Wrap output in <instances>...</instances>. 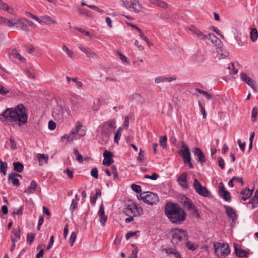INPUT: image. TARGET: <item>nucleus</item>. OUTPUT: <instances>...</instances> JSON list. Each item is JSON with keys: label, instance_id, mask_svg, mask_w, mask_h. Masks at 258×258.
Instances as JSON below:
<instances>
[{"label": "nucleus", "instance_id": "nucleus-57", "mask_svg": "<svg viewBox=\"0 0 258 258\" xmlns=\"http://www.w3.org/2000/svg\"><path fill=\"white\" fill-rule=\"evenodd\" d=\"M13 233L15 237V239H19L20 238V229L19 228L18 230L14 229L13 230Z\"/></svg>", "mask_w": 258, "mask_h": 258}, {"label": "nucleus", "instance_id": "nucleus-53", "mask_svg": "<svg viewBox=\"0 0 258 258\" xmlns=\"http://www.w3.org/2000/svg\"><path fill=\"white\" fill-rule=\"evenodd\" d=\"M74 28L76 30L79 31V32H80L81 33H82V34H83L85 35H86V36H87L88 37H92V35H91V34L89 32L86 31L84 30V29H83L82 28H78V27H75Z\"/></svg>", "mask_w": 258, "mask_h": 258}, {"label": "nucleus", "instance_id": "nucleus-54", "mask_svg": "<svg viewBox=\"0 0 258 258\" xmlns=\"http://www.w3.org/2000/svg\"><path fill=\"white\" fill-rule=\"evenodd\" d=\"M132 188L137 193H140L142 191L141 186L136 184H132Z\"/></svg>", "mask_w": 258, "mask_h": 258}, {"label": "nucleus", "instance_id": "nucleus-37", "mask_svg": "<svg viewBox=\"0 0 258 258\" xmlns=\"http://www.w3.org/2000/svg\"><path fill=\"white\" fill-rule=\"evenodd\" d=\"M250 39L252 42H255L258 37V32L256 28H253L250 32Z\"/></svg>", "mask_w": 258, "mask_h": 258}, {"label": "nucleus", "instance_id": "nucleus-36", "mask_svg": "<svg viewBox=\"0 0 258 258\" xmlns=\"http://www.w3.org/2000/svg\"><path fill=\"white\" fill-rule=\"evenodd\" d=\"M62 49L72 59H74L76 57V54L72 50H70L66 45H63Z\"/></svg>", "mask_w": 258, "mask_h": 258}, {"label": "nucleus", "instance_id": "nucleus-25", "mask_svg": "<svg viewBox=\"0 0 258 258\" xmlns=\"http://www.w3.org/2000/svg\"><path fill=\"white\" fill-rule=\"evenodd\" d=\"M187 180V174L185 173H183L180 175V176L178 178L177 181L179 184L183 187L187 188H188V185L186 183Z\"/></svg>", "mask_w": 258, "mask_h": 258}, {"label": "nucleus", "instance_id": "nucleus-35", "mask_svg": "<svg viewBox=\"0 0 258 258\" xmlns=\"http://www.w3.org/2000/svg\"><path fill=\"white\" fill-rule=\"evenodd\" d=\"M37 156L40 164L41 165L42 162L47 163L48 160L47 156L44 154H38Z\"/></svg>", "mask_w": 258, "mask_h": 258}, {"label": "nucleus", "instance_id": "nucleus-43", "mask_svg": "<svg viewBox=\"0 0 258 258\" xmlns=\"http://www.w3.org/2000/svg\"><path fill=\"white\" fill-rule=\"evenodd\" d=\"M26 15H27L28 17H30L31 19L35 20V21H37L40 24H43V23H44V22H43L41 19H40V18L37 17V16H35L34 15H33V14H32L30 12H27Z\"/></svg>", "mask_w": 258, "mask_h": 258}, {"label": "nucleus", "instance_id": "nucleus-10", "mask_svg": "<svg viewBox=\"0 0 258 258\" xmlns=\"http://www.w3.org/2000/svg\"><path fill=\"white\" fill-rule=\"evenodd\" d=\"M116 127L115 119H109L103 123L102 132L105 136L108 137L113 132Z\"/></svg>", "mask_w": 258, "mask_h": 258}, {"label": "nucleus", "instance_id": "nucleus-13", "mask_svg": "<svg viewBox=\"0 0 258 258\" xmlns=\"http://www.w3.org/2000/svg\"><path fill=\"white\" fill-rule=\"evenodd\" d=\"M70 101L71 102L72 109L76 112L78 110V107L82 106L83 100L79 96L74 94L72 96Z\"/></svg>", "mask_w": 258, "mask_h": 258}, {"label": "nucleus", "instance_id": "nucleus-4", "mask_svg": "<svg viewBox=\"0 0 258 258\" xmlns=\"http://www.w3.org/2000/svg\"><path fill=\"white\" fill-rule=\"evenodd\" d=\"M123 212L126 216H139L143 214V210L141 206L132 202H129L124 209Z\"/></svg>", "mask_w": 258, "mask_h": 258}, {"label": "nucleus", "instance_id": "nucleus-38", "mask_svg": "<svg viewBox=\"0 0 258 258\" xmlns=\"http://www.w3.org/2000/svg\"><path fill=\"white\" fill-rule=\"evenodd\" d=\"M9 141L10 143V147H8L6 146V148L7 149H10L13 150L16 149H17V144L16 143L14 138L13 136H11L10 137Z\"/></svg>", "mask_w": 258, "mask_h": 258}, {"label": "nucleus", "instance_id": "nucleus-30", "mask_svg": "<svg viewBox=\"0 0 258 258\" xmlns=\"http://www.w3.org/2000/svg\"><path fill=\"white\" fill-rule=\"evenodd\" d=\"M36 187V182L34 180H33L31 181L28 188L24 191V192L27 194L33 193L35 191Z\"/></svg>", "mask_w": 258, "mask_h": 258}, {"label": "nucleus", "instance_id": "nucleus-40", "mask_svg": "<svg viewBox=\"0 0 258 258\" xmlns=\"http://www.w3.org/2000/svg\"><path fill=\"white\" fill-rule=\"evenodd\" d=\"M61 113L62 114L63 118L64 117H67L68 116L70 115V110L69 108L64 105L60 107Z\"/></svg>", "mask_w": 258, "mask_h": 258}, {"label": "nucleus", "instance_id": "nucleus-45", "mask_svg": "<svg viewBox=\"0 0 258 258\" xmlns=\"http://www.w3.org/2000/svg\"><path fill=\"white\" fill-rule=\"evenodd\" d=\"M221 197L223 198L225 201L229 202L231 199V196L230 192L228 191H225L219 195Z\"/></svg>", "mask_w": 258, "mask_h": 258}, {"label": "nucleus", "instance_id": "nucleus-6", "mask_svg": "<svg viewBox=\"0 0 258 258\" xmlns=\"http://www.w3.org/2000/svg\"><path fill=\"white\" fill-rule=\"evenodd\" d=\"M139 200H143L145 203L150 205H156L159 202V197L157 195L151 192H143L138 196Z\"/></svg>", "mask_w": 258, "mask_h": 258}, {"label": "nucleus", "instance_id": "nucleus-26", "mask_svg": "<svg viewBox=\"0 0 258 258\" xmlns=\"http://www.w3.org/2000/svg\"><path fill=\"white\" fill-rule=\"evenodd\" d=\"M229 52L225 49L219 48L217 49L216 57L219 59H223L228 56Z\"/></svg>", "mask_w": 258, "mask_h": 258}, {"label": "nucleus", "instance_id": "nucleus-61", "mask_svg": "<svg viewBox=\"0 0 258 258\" xmlns=\"http://www.w3.org/2000/svg\"><path fill=\"white\" fill-rule=\"evenodd\" d=\"M87 7L91 9H93L95 11H97L100 13H103L104 12V11L101 9H99L97 7L94 6V5H89L87 6Z\"/></svg>", "mask_w": 258, "mask_h": 258}, {"label": "nucleus", "instance_id": "nucleus-11", "mask_svg": "<svg viewBox=\"0 0 258 258\" xmlns=\"http://www.w3.org/2000/svg\"><path fill=\"white\" fill-rule=\"evenodd\" d=\"M182 149L180 150L182 155V158L185 164H188L190 168H193V165L191 163V155L189 148L183 142H182Z\"/></svg>", "mask_w": 258, "mask_h": 258}, {"label": "nucleus", "instance_id": "nucleus-60", "mask_svg": "<svg viewBox=\"0 0 258 258\" xmlns=\"http://www.w3.org/2000/svg\"><path fill=\"white\" fill-rule=\"evenodd\" d=\"M258 114V109L256 107H254L252 110L251 117L253 119H255L257 115Z\"/></svg>", "mask_w": 258, "mask_h": 258}, {"label": "nucleus", "instance_id": "nucleus-14", "mask_svg": "<svg viewBox=\"0 0 258 258\" xmlns=\"http://www.w3.org/2000/svg\"><path fill=\"white\" fill-rule=\"evenodd\" d=\"M123 3L126 8H132L135 12H139L142 8L137 0H125Z\"/></svg>", "mask_w": 258, "mask_h": 258}, {"label": "nucleus", "instance_id": "nucleus-51", "mask_svg": "<svg viewBox=\"0 0 258 258\" xmlns=\"http://www.w3.org/2000/svg\"><path fill=\"white\" fill-rule=\"evenodd\" d=\"M218 191L219 195H220L222 194V193L226 191L227 190L225 189V186L222 182H221L218 185Z\"/></svg>", "mask_w": 258, "mask_h": 258}, {"label": "nucleus", "instance_id": "nucleus-63", "mask_svg": "<svg viewBox=\"0 0 258 258\" xmlns=\"http://www.w3.org/2000/svg\"><path fill=\"white\" fill-rule=\"evenodd\" d=\"M139 231H136V232H132V231H130V232H128L126 235H125V238H126V239L128 240V239H130L131 237L136 235V233L137 232H138Z\"/></svg>", "mask_w": 258, "mask_h": 258}, {"label": "nucleus", "instance_id": "nucleus-42", "mask_svg": "<svg viewBox=\"0 0 258 258\" xmlns=\"http://www.w3.org/2000/svg\"><path fill=\"white\" fill-rule=\"evenodd\" d=\"M7 165V162H3L0 159V172L3 173L4 175L6 174Z\"/></svg>", "mask_w": 258, "mask_h": 258}, {"label": "nucleus", "instance_id": "nucleus-49", "mask_svg": "<svg viewBox=\"0 0 258 258\" xmlns=\"http://www.w3.org/2000/svg\"><path fill=\"white\" fill-rule=\"evenodd\" d=\"M77 238V234L75 232H73L71 234L70 239V243L71 246L73 245L74 243L76 241Z\"/></svg>", "mask_w": 258, "mask_h": 258}, {"label": "nucleus", "instance_id": "nucleus-16", "mask_svg": "<svg viewBox=\"0 0 258 258\" xmlns=\"http://www.w3.org/2000/svg\"><path fill=\"white\" fill-rule=\"evenodd\" d=\"M225 212L229 218L232 220V223H231V226L233 227L235 223L236 220L237 218V216L236 212L234 210L228 206H225Z\"/></svg>", "mask_w": 258, "mask_h": 258}, {"label": "nucleus", "instance_id": "nucleus-29", "mask_svg": "<svg viewBox=\"0 0 258 258\" xmlns=\"http://www.w3.org/2000/svg\"><path fill=\"white\" fill-rule=\"evenodd\" d=\"M52 116L58 120H61L63 119L62 114L60 108H55L52 111Z\"/></svg>", "mask_w": 258, "mask_h": 258}, {"label": "nucleus", "instance_id": "nucleus-2", "mask_svg": "<svg viewBox=\"0 0 258 258\" xmlns=\"http://www.w3.org/2000/svg\"><path fill=\"white\" fill-rule=\"evenodd\" d=\"M164 212L170 221L175 224H181L185 220L186 213L177 204L169 202L165 207Z\"/></svg>", "mask_w": 258, "mask_h": 258}, {"label": "nucleus", "instance_id": "nucleus-33", "mask_svg": "<svg viewBox=\"0 0 258 258\" xmlns=\"http://www.w3.org/2000/svg\"><path fill=\"white\" fill-rule=\"evenodd\" d=\"M252 205V208L254 209L258 206V190H256L254 196L249 202Z\"/></svg>", "mask_w": 258, "mask_h": 258}, {"label": "nucleus", "instance_id": "nucleus-19", "mask_svg": "<svg viewBox=\"0 0 258 258\" xmlns=\"http://www.w3.org/2000/svg\"><path fill=\"white\" fill-rule=\"evenodd\" d=\"M193 153L197 157L198 161L203 164L206 161V158L202 151L199 148H196L194 149Z\"/></svg>", "mask_w": 258, "mask_h": 258}, {"label": "nucleus", "instance_id": "nucleus-22", "mask_svg": "<svg viewBox=\"0 0 258 258\" xmlns=\"http://www.w3.org/2000/svg\"><path fill=\"white\" fill-rule=\"evenodd\" d=\"M165 253L171 256L174 258H181L179 252L174 248H167L164 249Z\"/></svg>", "mask_w": 258, "mask_h": 258}, {"label": "nucleus", "instance_id": "nucleus-50", "mask_svg": "<svg viewBox=\"0 0 258 258\" xmlns=\"http://www.w3.org/2000/svg\"><path fill=\"white\" fill-rule=\"evenodd\" d=\"M34 238H35V234L34 233H29L27 234V242L30 244H31L33 242V241L34 239Z\"/></svg>", "mask_w": 258, "mask_h": 258}, {"label": "nucleus", "instance_id": "nucleus-52", "mask_svg": "<svg viewBox=\"0 0 258 258\" xmlns=\"http://www.w3.org/2000/svg\"><path fill=\"white\" fill-rule=\"evenodd\" d=\"M99 216V221L102 226H104L107 220V216L103 214Z\"/></svg>", "mask_w": 258, "mask_h": 258}, {"label": "nucleus", "instance_id": "nucleus-64", "mask_svg": "<svg viewBox=\"0 0 258 258\" xmlns=\"http://www.w3.org/2000/svg\"><path fill=\"white\" fill-rule=\"evenodd\" d=\"M237 142H238V144L240 149L242 151H244V149H245V142H241V141L240 139H238Z\"/></svg>", "mask_w": 258, "mask_h": 258}, {"label": "nucleus", "instance_id": "nucleus-9", "mask_svg": "<svg viewBox=\"0 0 258 258\" xmlns=\"http://www.w3.org/2000/svg\"><path fill=\"white\" fill-rule=\"evenodd\" d=\"M180 202L191 215L197 217L199 216L197 208L188 198L185 196H182L180 198Z\"/></svg>", "mask_w": 258, "mask_h": 258}, {"label": "nucleus", "instance_id": "nucleus-24", "mask_svg": "<svg viewBox=\"0 0 258 258\" xmlns=\"http://www.w3.org/2000/svg\"><path fill=\"white\" fill-rule=\"evenodd\" d=\"M16 173H12L8 175V182H12L14 186L18 187L20 185L19 179L15 176Z\"/></svg>", "mask_w": 258, "mask_h": 258}, {"label": "nucleus", "instance_id": "nucleus-15", "mask_svg": "<svg viewBox=\"0 0 258 258\" xmlns=\"http://www.w3.org/2000/svg\"><path fill=\"white\" fill-rule=\"evenodd\" d=\"M240 75L241 80L244 81L248 86L251 87L253 90L257 91V87L255 81L252 79L248 77V76L245 73L242 72L240 73Z\"/></svg>", "mask_w": 258, "mask_h": 258}, {"label": "nucleus", "instance_id": "nucleus-3", "mask_svg": "<svg viewBox=\"0 0 258 258\" xmlns=\"http://www.w3.org/2000/svg\"><path fill=\"white\" fill-rule=\"evenodd\" d=\"M171 236V242L175 245H181L188 238L186 230L181 228L172 229L170 232Z\"/></svg>", "mask_w": 258, "mask_h": 258}, {"label": "nucleus", "instance_id": "nucleus-39", "mask_svg": "<svg viewBox=\"0 0 258 258\" xmlns=\"http://www.w3.org/2000/svg\"><path fill=\"white\" fill-rule=\"evenodd\" d=\"M101 191L99 189H97L96 190V194L95 195L91 197L90 198V203L94 205L95 204L97 199L98 198V196H101Z\"/></svg>", "mask_w": 258, "mask_h": 258}, {"label": "nucleus", "instance_id": "nucleus-1", "mask_svg": "<svg viewBox=\"0 0 258 258\" xmlns=\"http://www.w3.org/2000/svg\"><path fill=\"white\" fill-rule=\"evenodd\" d=\"M0 120L3 122L22 126L27 122V109L22 104H19L15 108H9L0 114Z\"/></svg>", "mask_w": 258, "mask_h": 258}, {"label": "nucleus", "instance_id": "nucleus-21", "mask_svg": "<svg viewBox=\"0 0 258 258\" xmlns=\"http://www.w3.org/2000/svg\"><path fill=\"white\" fill-rule=\"evenodd\" d=\"M39 18L44 22V24H47L48 25L57 24V21L54 16L50 17L47 15H45L40 16Z\"/></svg>", "mask_w": 258, "mask_h": 258}, {"label": "nucleus", "instance_id": "nucleus-12", "mask_svg": "<svg viewBox=\"0 0 258 258\" xmlns=\"http://www.w3.org/2000/svg\"><path fill=\"white\" fill-rule=\"evenodd\" d=\"M193 187L196 191L202 196L207 197L210 195L207 188L205 186H202L197 179H194Z\"/></svg>", "mask_w": 258, "mask_h": 258}, {"label": "nucleus", "instance_id": "nucleus-47", "mask_svg": "<svg viewBox=\"0 0 258 258\" xmlns=\"http://www.w3.org/2000/svg\"><path fill=\"white\" fill-rule=\"evenodd\" d=\"M186 247L189 250L191 251L195 250L197 247V245L192 243L190 241H187L185 243Z\"/></svg>", "mask_w": 258, "mask_h": 258}, {"label": "nucleus", "instance_id": "nucleus-41", "mask_svg": "<svg viewBox=\"0 0 258 258\" xmlns=\"http://www.w3.org/2000/svg\"><path fill=\"white\" fill-rule=\"evenodd\" d=\"M122 128L121 127H119L117 129L116 133H115V136H114V141L115 143H118V141L119 140L121 135V134H122Z\"/></svg>", "mask_w": 258, "mask_h": 258}, {"label": "nucleus", "instance_id": "nucleus-48", "mask_svg": "<svg viewBox=\"0 0 258 258\" xmlns=\"http://www.w3.org/2000/svg\"><path fill=\"white\" fill-rule=\"evenodd\" d=\"M166 141L167 137L166 136H162L160 138V145L163 148H165L166 147Z\"/></svg>", "mask_w": 258, "mask_h": 258}, {"label": "nucleus", "instance_id": "nucleus-28", "mask_svg": "<svg viewBox=\"0 0 258 258\" xmlns=\"http://www.w3.org/2000/svg\"><path fill=\"white\" fill-rule=\"evenodd\" d=\"M235 252L236 255L240 257H247L248 253L244 250L234 246Z\"/></svg>", "mask_w": 258, "mask_h": 258}, {"label": "nucleus", "instance_id": "nucleus-23", "mask_svg": "<svg viewBox=\"0 0 258 258\" xmlns=\"http://www.w3.org/2000/svg\"><path fill=\"white\" fill-rule=\"evenodd\" d=\"M176 77L175 76L172 77H166L164 76H160L155 78V82L156 83L159 84L161 82H171L172 81L175 80Z\"/></svg>", "mask_w": 258, "mask_h": 258}, {"label": "nucleus", "instance_id": "nucleus-62", "mask_svg": "<svg viewBox=\"0 0 258 258\" xmlns=\"http://www.w3.org/2000/svg\"><path fill=\"white\" fill-rule=\"evenodd\" d=\"M56 127V124L53 120H50L48 122V128L50 130H53Z\"/></svg>", "mask_w": 258, "mask_h": 258}, {"label": "nucleus", "instance_id": "nucleus-27", "mask_svg": "<svg viewBox=\"0 0 258 258\" xmlns=\"http://www.w3.org/2000/svg\"><path fill=\"white\" fill-rule=\"evenodd\" d=\"M252 190H250L248 188H245L242 190L240 193L241 199L243 201L246 200L252 196Z\"/></svg>", "mask_w": 258, "mask_h": 258}, {"label": "nucleus", "instance_id": "nucleus-46", "mask_svg": "<svg viewBox=\"0 0 258 258\" xmlns=\"http://www.w3.org/2000/svg\"><path fill=\"white\" fill-rule=\"evenodd\" d=\"M11 55L13 56L14 58L18 59L22 61H23L25 59L23 56L21 55V54L19 52L16 51H13L11 53Z\"/></svg>", "mask_w": 258, "mask_h": 258}, {"label": "nucleus", "instance_id": "nucleus-7", "mask_svg": "<svg viewBox=\"0 0 258 258\" xmlns=\"http://www.w3.org/2000/svg\"><path fill=\"white\" fill-rule=\"evenodd\" d=\"M189 29L201 40L205 41L207 39H208L211 40V42L213 43L214 39H218V38L214 34H211V33H209L206 31L202 32L193 26H191Z\"/></svg>", "mask_w": 258, "mask_h": 258}, {"label": "nucleus", "instance_id": "nucleus-59", "mask_svg": "<svg viewBox=\"0 0 258 258\" xmlns=\"http://www.w3.org/2000/svg\"><path fill=\"white\" fill-rule=\"evenodd\" d=\"M218 165L219 167L223 169L225 167V164H224V161L222 157H219L218 158Z\"/></svg>", "mask_w": 258, "mask_h": 258}, {"label": "nucleus", "instance_id": "nucleus-32", "mask_svg": "<svg viewBox=\"0 0 258 258\" xmlns=\"http://www.w3.org/2000/svg\"><path fill=\"white\" fill-rule=\"evenodd\" d=\"M14 170L18 172L21 173L24 170V165L23 164L20 162H14L13 164Z\"/></svg>", "mask_w": 258, "mask_h": 258}, {"label": "nucleus", "instance_id": "nucleus-5", "mask_svg": "<svg viewBox=\"0 0 258 258\" xmlns=\"http://www.w3.org/2000/svg\"><path fill=\"white\" fill-rule=\"evenodd\" d=\"M77 134L81 137H83L86 135L85 127L79 121L76 123L75 127L72 130L68 135L67 143L72 142L75 139Z\"/></svg>", "mask_w": 258, "mask_h": 258}, {"label": "nucleus", "instance_id": "nucleus-58", "mask_svg": "<svg viewBox=\"0 0 258 258\" xmlns=\"http://www.w3.org/2000/svg\"><path fill=\"white\" fill-rule=\"evenodd\" d=\"M91 174L92 176L94 177L95 178H98V174L97 168H93L91 171Z\"/></svg>", "mask_w": 258, "mask_h": 258}, {"label": "nucleus", "instance_id": "nucleus-44", "mask_svg": "<svg viewBox=\"0 0 258 258\" xmlns=\"http://www.w3.org/2000/svg\"><path fill=\"white\" fill-rule=\"evenodd\" d=\"M73 153L76 156V160L80 163L83 162V156L79 154V151L77 149H73Z\"/></svg>", "mask_w": 258, "mask_h": 258}, {"label": "nucleus", "instance_id": "nucleus-34", "mask_svg": "<svg viewBox=\"0 0 258 258\" xmlns=\"http://www.w3.org/2000/svg\"><path fill=\"white\" fill-rule=\"evenodd\" d=\"M150 2L155 5H157L161 8H166V4L161 0H149Z\"/></svg>", "mask_w": 258, "mask_h": 258}, {"label": "nucleus", "instance_id": "nucleus-17", "mask_svg": "<svg viewBox=\"0 0 258 258\" xmlns=\"http://www.w3.org/2000/svg\"><path fill=\"white\" fill-rule=\"evenodd\" d=\"M206 58V54L203 51H198L191 56L192 61L196 63L203 62Z\"/></svg>", "mask_w": 258, "mask_h": 258}, {"label": "nucleus", "instance_id": "nucleus-20", "mask_svg": "<svg viewBox=\"0 0 258 258\" xmlns=\"http://www.w3.org/2000/svg\"><path fill=\"white\" fill-rule=\"evenodd\" d=\"M25 21L23 19H19L15 21V26L18 28H19L26 32L30 31L28 25L25 23Z\"/></svg>", "mask_w": 258, "mask_h": 258}, {"label": "nucleus", "instance_id": "nucleus-56", "mask_svg": "<svg viewBox=\"0 0 258 258\" xmlns=\"http://www.w3.org/2000/svg\"><path fill=\"white\" fill-rule=\"evenodd\" d=\"M158 177H159V175L155 173H153L152 175H149L146 174L144 176V177L145 178H149V179H150L152 180H156Z\"/></svg>", "mask_w": 258, "mask_h": 258}, {"label": "nucleus", "instance_id": "nucleus-18", "mask_svg": "<svg viewBox=\"0 0 258 258\" xmlns=\"http://www.w3.org/2000/svg\"><path fill=\"white\" fill-rule=\"evenodd\" d=\"M112 156L111 152L105 150L103 153L104 159L103 161V164L105 166H109L113 163L114 160L112 159Z\"/></svg>", "mask_w": 258, "mask_h": 258}, {"label": "nucleus", "instance_id": "nucleus-8", "mask_svg": "<svg viewBox=\"0 0 258 258\" xmlns=\"http://www.w3.org/2000/svg\"><path fill=\"white\" fill-rule=\"evenodd\" d=\"M214 247L215 252L219 258L224 257L230 253L229 247L227 244L220 242L214 243Z\"/></svg>", "mask_w": 258, "mask_h": 258}, {"label": "nucleus", "instance_id": "nucleus-31", "mask_svg": "<svg viewBox=\"0 0 258 258\" xmlns=\"http://www.w3.org/2000/svg\"><path fill=\"white\" fill-rule=\"evenodd\" d=\"M15 20H9L5 18H1V22L9 27L15 26Z\"/></svg>", "mask_w": 258, "mask_h": 258}, {"label": "nucleus", "instance_id": "nucleus-55", "mask_svg": "<svg viewBox=\"0 0 258 258\" xmlns=\"http://www.w3.org/2000/svg\"><path fill=\"white\" fill-rule=\"evenodd\" d=\"M78 202L76 201L75 199H73L72 201V204L70 206V210L72 212H74V211L78 207Z\"/></svg>", "mask_w": 258, "mask_h": 258}]
</instances>
